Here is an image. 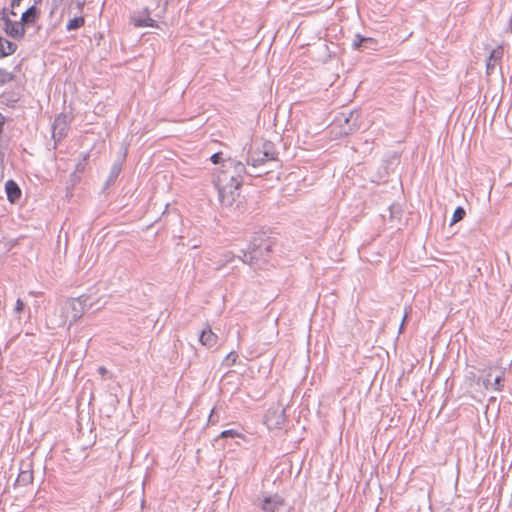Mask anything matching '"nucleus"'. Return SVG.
I'll return each instance as SVG.
<instances>
[{
    "label": "nucleus",
    "mask_w": 512,
    "mask_h": 512,
    "mask_svg": "<svg viewBox=\"0 0 512 512\" xmlns=\"http://www.w3.org/2000/svg\"><path fill=\"white\" fill-rule=\"evenodd\" d=\"M271 240L262 236L255 237L250 243L248 250H242L239 255L243 263L249 264L253 269H260L266 263L271 252Z\"/></svg>",
    "instance_id": "1"
},
{
    "label": "nucleus",
    "mask_w": 512,
    "mask_h": 512,
    "mask_svg": "<svg viewBox=\"0 0 512 512\" xmlns=\"http://www.w3.org/2000/svg\"><path fill=\"white\" fill-rule=\"evenodd\" d=\"M224 170L218 176L220 182H232L236 187L242 186L243 176L246 174V166L241 161L228 159L223 165Z\"/></svg>",
    "instance_id": "2"
},
{
    "label": "nucleus",
    "mask_w": 512,
    "mask_h": 512,
    "mask_svg": "<svg viewBox=\"0 0 512 512\" xmlns=\"http://www.w3.org/2000/svg\"><path fill=\"white\" fill-rule=\"evenodd\" d=\"M219 201L223 206L230 207L240 196L241 186L236 187L235 183L232 182H220L217 183Z\"/></svg>",
    "instance_id": "3"
},
{
    "label": "nucleus",
    "mask_w": 512,
    "mask_h": 512,
    "mask_svg": "<svg viewBox=\"0 0 512 512\" xmlns=\"http://www.w3.org/2000/svg\"><path fill=\"white\" fill-rule=\"evenodd\" d=\"M334 124L341 128V134L348 135L359 127V113L357 111L342 112L336 117Z\"/></svg>",
    "instance_id": "4"
},
{
    "label": "nucleus",
    "mask_w": 512,
    "mask_h": 512,
    "mask_svg": "<svg viewBox=\"0 0 512 512\" xmlns=\"http://www.w3.org/2000/svg\"><path fill=\"white\" fill-rule=\"evenodd\" d=\"M1 21L3 22V30L8 36L16 40H20L25 36L26 29L21 20L19 22L12 21L9 16L4 14L1 16Z\"/></svg>",
    "instance_id": "5"
},
{
    "label": "nucleus",
    "mask_w": 512,
    "mask_h": 512,
    "mask_svg": "<svg viewBox=\"0 0 512 512\" xmlns=\"http://www.w3.org/2000/svg\"><path fill=\"white\" fill-rule=\"evenodd\" d=\"M63 312L69 313L70 312V320H69V327L77 322L84 313V306H81L74 298L70 299L66 302L65 306L63 307ZM69 315H67L65 318H63L59 325H65L67 318Z\"/></svg>",
    "instance_id": "6"
},
{
    "label": "nucleus",
    "mask_w": 512,
    "mask_h": 512,
    "mask_svg": "<svg viewBox=\"0 0 512 512\" xmlns=\"http://www.w3.org/2000/svg\"><path fill=\"white\" fill-rule=\"evenodd\" d=\"M150 9L143 8L131 15V23L138 28L141 27H157V22L150 17Z\"/></svg>",
    "instance_id": "7"
},
{
    "label": "nucleus",
    "mask_w": 512,
    "mask_h": 512,
    "mask_svg": "<svg viewBox=\"0 0 512 512\" xmlns=\"http://www.w3.org/2000/svg\"><path fill=\"white\" fill-rule=\"evenodd\" d=\"M68 127V116L65 114L58 115L53 122V138L56 141H60L61 139H63L67 134Z\"/></svg>",
    "instance_id": "8"
},
{
    "label": "nucleus",
    "mask_w": 512,
    "mask_h": 512,
    "mask_svg": "<svg viewBox=\"0 0 512 512\" xmlns=\"http://www.w3.org/2000/svg\"><path fill=\"white\" fill-rule=\"evenodd\" d=\"M284 505V499L278 494L266 497L261 504V509L265 512H276Z\"/></svg>",
    "instance_id": "9"
},
{
    "label": "nucleus",
    "mask_w": 512,
    "mask_h": 512,
    "mask_svg": "<svg viewBox=\"0 0 512 512\" xmlns=\"http://www.w3.org/2000/svg\"><path fill=\"white\" fill-rule=\"evenodd\" d=\"M377 46L378 42L374 38L364 37L360 34H356L352 41V47L354 49L376 50Z\"/></svg>",
    "instance_id": "10"
},
{
    "label": "nucleus",
    "mask_w": 512,
    "mask_h": 512,
    "mask_svg": "<svg viewBox=\"0 0 512 512\" xmlns=\"http://www.w3.org/2000/svg\"><path fill=\"white\" fill-rule=\"evenodd\" d=\"M504 51L501 46L493 49L486 60V73L487 75H491L494 73V70L498 63L501 61L503 57Z\"/></svg>",
    "instance_id": "11"
},
{
    "label": "nucleus",
    "mask_w": 512,
    "mask_h": 512,
    "mask_svg": "<svg viewBox=\"0 0 512 512\" xmlns=\"http://www.w3.org/2000/svg\"><path fill=\"white\" fill-rule=\"evenodd\" d=\"M5 192L10 203H16L21 197V189L14 180H8L5 183Z\"/></svg>",
    "instance_id": "12"
},
{
    "label": "nucleus",
    "mask_w": 512,
    "mask_h": 512,
    "mask_svg": "<svg viewBox=\"0 0 512 512\" xmlns=\"http://www.w3.org/2000/svg\"><path fill=\"white\" fill-rule=\"evenodd\" d=\"M491 376V373H488L486 378L483 379L484 387L495 391L501 390L504 382V373L501 372L499 375L495 376L494 379H492Z\"/></svg>",
    "instance_id": "13"
},
{
    "label": "nucleus",
    "mask_w": 512,
    "mask_h": 512,
    "mask_svg": "<svg viewBox=\"0 0 512 512\" xmlns=\"http://www.w3.org/2000/svg\"><path fill=\"white\" fill-rule=\"evenodd\" d=\"M40 16V10L35 5L30 6L21 16V22L24 26L32 25Z\"/></svg>",
    "instance_id": "14"
},
{
    "label": "nucleus",
    "mask_w": 512,
    "mask_h": 512,
    "mask_svg": "<svg viewBox=\"0 0 512 512\" xmlns=\"http://www.w3.org/2000/svg\"><path fill=\"white\" fill-rule=\"evenodd\" d=\"M217 340L218 336L209 327L204 329L199 336L200 343L208 348L214 347L217 344Z\"/></svg>",
    "instance_id": "15"
},
{
    "label": "nucleus",
    "mask_w": 512,
    "mask_h": 512,
    "mask_svg": "<svg viewBox=\"0 0 512 512\" xmlns=\"http://www.w3.org/2000/svg\"><path fill=\"white\" fill-rule=\"evenodd\" d=\"M259 148V153L268 160H275L277 156V152L275 149V145L271 141H265L261 144Z\"/></svg>",
    "instance_id": "16"
},
{
    "label": "nucleus",
    "mask_w": 512,
    "mask_h": 512,
    "mask_svg": "<svg viewBox=\"0 0 512 512\" xmlns=\"http://www.w3.org/2000/svg\"><path fill=\"white\" fill-rule=\"evenodd\" d=\"M259 148H251L248 152L247 156V164L251 165L252 167L256 168L260 165L264 164L266 162V158L263 157V155L258 154Z\"/></svg>",
    "instance_id": "17"
},
{
    "label": "nucleus",
    "mask_w": 512,
    "mask_h": 512,
    "mask_svg": "<svg viewBox=\"0 0 512 512\" xmlns=\"http://www.w3.org/2000/svg\"><path fill=\"white\" fill-rule=\"evenodd\" d=\"M17 50V44L0 37V58L12 55Z\"/></svg>",
    "instance_id": "18"
},
{
    "label": "nucleus",
    "mask_w": 512,
    "mask_h": 512,
    "mask_svg": "<svg viewBox=\"0 0 512 512\" xmlns=\"http://www.w3.org/2000/svg\"><path fill=\"white\" fill-rule=\"evenodd\" d=\"M33 481V471L30 469V464L27 465V469H21L16 482L19 485L26 486Z\"/></svg>",
    "instance_id": "19"
},
{
    "label": "nucleus",
    "mask_w": 512,
    "mask_h": 512,
    "mask_svg": "<svg viewBox=\"0 0 512 512\" xmlns=\"http://www.w3.org/2000/svg\"><path fill=\"white\" fill-rule=\"evenodd\" d=\"M121 170H122V164L120 162L114 163L110 169V173H109L108 179L106 181V184L107 185L113 184L116 181V179L118 178Z\"/></svg>",
    "instance_id": "20"
},
{
    "label": "nucleus",
    "mask_w": 512,
    "mask_h": 512,
    "mask_svg": "<svg viewBox=\"0 0 512 512\" xmlns=\"http://www.w3.org/2000/svg\"><path fill=\"white\" fill-rule=\"evenodd\" d=\"M85 23V20L82 16L80 17H74L73 19H70L69 22L66 25V29L68 31H73L81 28Z\"/></svg>",
    "instance_id": "21"
},
{
    "label": "nucleus",
    "mask_w": 512,
    "mask_h": 512,
    "mask_svg": "<svg viewBox=\"0 0 512 512\" xmlns=\"http://www.w3.org/2000/svg\"><path fill=\"white\" fill-rule=\"evenodd\" d=\"M15 79V74L0 68V86H3Z\"/></svg>",
    "instance_id": "22"
},
{
    "label": "nucleus",
    "mask_w": 512,
    "mask_h": 512,
    "mask_svg": "<svg viewBox=\"0 0 512 512\" xmlns=\"http://www.w3.org/2000/svg\"><path fill=\"white\" fill-rule=\"evenodd\" d=\"M466 215V211L463 207L461 206H458L455 210H454V213L452 215V219H451V222H450V225H454L456 224L457 222L463 220V218L465 217Z\"/></svg>",
    "instance_id": "23"
},
{
    "label": "nucleus",
    "mask_w": 512,
    "mask_h": 512,
    "mask_svg": "<svg viewBox=\"0 0 512 512\" xmlns=\"http://www.w3.org/2000/svg\"><path fill=\"white\" fill-rule=\"evenodd\" d=\"M238 358V354L235 351L230 352L223 360L222 365L226 367L233 366Z\"/></svg>",
    "instance_id": "24"
},
{
    "label": "nucleus",
    "mask_w": 512,
    "mask_h": 512,
    "mask_svg": "<svg viewBox=\"0 0 512 512\" xmlns=\"http://www.w3.org/2000/svg\"><path fill=\"white\" fill-rule=\"evenodd\" d=\"M81 306H84V310L88 307L92 306L91 297L89 295L83 294L77 298H74Z\"/></svg>",
    "instance_id": "25"
},
{
    "label": "nucleus",
    "mask_w": 512,
    "mask_h": 512,
    "mask_svg": "<svg viewBox=\"0 0 512 512\" xmlns=\"http://www.w3.org/2000/svg\"><path fill=\"white\" fill-rule=\"evenodd\" d=\"M241 434L234 430V429H228L221 432L220 437L221 438H228V437H239Z\"/></svg>",
    "instance_id": "26"
},
{
    "label": "nucleus",
    "mask_w": 512,
    "mask_h": 512,
    "mask_svg": "<svg viewBox=\"0 0 512 512\" xmlns=\"http://www.w3.org/2000/svg\"><path fill=\"white\" fill-rule=\"evenodd\" d=\"M410 311H411V307L405 308V314H404V317H403L402 322H401L400 327H399V333H401L403 331L405 322L407 321L408 314H409Z\"/></svg>",
    "instance_id": "27"
},
{
    "label": "nucleus",
    "mask_w": 512,
    "mask_h": 512,
    "mask_svg": "<svg viewBox=\"0 0 512 512\" xmlns=\"http://www.w3.org/2000/svg\"><path fill=\"white\" fill-rule=\"evenodd\" d=\"M410 311H411V307L405 308V314H404V317H403L402 322H401L400 327H399V333H401L403 331L405 322L407 321L408 314H409Z\"/></svg>",
    "instance_id": "28"
},
{
    "label": "nucleus",
    "mask_w": 512,
    "mask_h": 512,
    "mask_svg": "<svg viewBox=\"0 0 512 512\" xmlns=\"http://www.w3.org/2000/svg\"><path fill=\"white\" fill-rule=\"evenodd\" d=\"M410 311H411V307L405 308V314H404V317H403L402 322H401L400 327H399V333H401L403 331L405 322L407 321L408 314H409Z\"/></svg>",
    "instance_id": "29"
},
{
    "label": "nucleus",
    "mask_w": 512,
    "mask_h": 512,
    "mask_svg": "<svg viewBox=\"0 0 512 512\" xmlns=\"http://www.w3.org/2000/svg\"><path fill=\"white\" fill-rule=\"evenodd\" d=\"M211 161L212 163L214 164H218L221 162L222 160V153L218 152V153H214L212 156H211Z\"/></svg>",
    "instance_id": "30"
},
{
    "label": "nucleus",
    "mask_w": 512,
    "mask_h": 512,
    "mask_svg": "<svg viewBox=\"0 0 512 512\" xmlns=\"http://www.w3.org/2000/svg\"><path fill=\"white\" fill-rule=\"evenodd\" d=\"M24 309V302L19 298L16 301L15 312L20 313Z\"/></svg>",
    "instance_id": "31"
},
{
    "label": "nucleus",
    "mask_w": 512,
    "mask_h": 512,
    "mask_svg": "<svg viewBox=\"0 0 512 512\" xmlns=\"http://www.w3.org/2000/svg\"><path fill=\"white\" fill-rule=\"evenodd\" d=\"M223 257H224L225 263H228L234 259V254L232 252L228 251V252L224 253Z\"/></svg>",
    "instance_id": "32"
},
{
    "label": "nucleus",
    "mask_w": 512,
    "mask_h": 512,
    "mask_svg": "<svg viewBox=\"0 0 512 512\" xmlns=\"http://www.w3.org/2000/svg\"><path fill=\"white\" fill-rule=\"evenodd\" d=\"M214 413H215V411H214V410H212V411H211V413H210V415H209V422H210V423H212V424H213V423H215V422L217 421V420L215 419Z\"/></svg>",
    "instance_id": "33"
},
{
    "label": "nucleus",
    "mask_w": 512,
    "mask_h": 512,
    "mask_svg": "<svg viewBox=\"0 0 512 512\" xmlns=\"http://www.w3.org/2000/svg\"><path fill=\"white\" fill-rule=\"evenodd\" d=\"M5 123V117L0 113V133L2 132Z\"/></svg>",
    "instance_id": "34"
},
{
    "label": "nucleus",
    "mask_w": 512,
    "mask_h": 512,
    "mask_svg": "<svg viewBox=\"0 0 512 512\" xmlns=\"http://www.w3.org/2000/svg\"><path fill=\"white\" fill-rule=\"evenodd\" d=\"M98 372L101 374V375H104L107 373V369L105 367H99L98 369Z\"/></svg>",
    "instance_id": "35"
},
{
    "label": "nucleus",
    "mask_w": 512,
    "mask_h": 512,
    "mask_svg": "<svg viewBox=\"0 0 512 512\" xmlns=\"http://www.w3.org/2000/svg\"><path fill=\"white\" fill-rule=\"evenodd\" d=\"M283 422V412L279 415L278 420L276 421V425H279Z\"/></svg>",
    "instance_id": "36"
},
{
    "label": "nucleus",
    "mask_w": 512,
    "mask_h": 512,
    "mask_svg": "<svg viewBox=\"0 0 512 512\" xmlns=\"http://www.w3.org/2000/svg\"><path fill=\"white\" fill-rule=\"evenodd\" d=\"M33 2V5L37 7L38 4L42 2V0H31Z\"/></svg>",
    "instance_id": "37"
},
{
    "label": "nucleus",
    "mask_w": 512,
    "mask_h": 512,
    "mask_svg": "<svg viewBox=\"0 0 512 512\" xmlns=\"http://www.w3.org/2000/svg\"><path fill=\"white\" fill-rule=\"evenodd\" d=\"M4 14H6V15L8 16V12H7V10H6V9H3V11H2V16H3Z\"/></svg>",
    "instance_id": "38"
},
{
    "label": "nucleus",
    "mask_w": 512,
    "mask_h": 512,
    "mask_svg": "<svg viewBox=\"0 0 512 512\" xmlns=\"http://www.w3.org/2000/svg\"><path fill=\"white\" fill-rule=\"evenodd\" d=\"M10 14L13 15V16L16 15V13L13 10L10 11Z\"/></svg>",
    "instance_id": "39"
}]
</instances>
